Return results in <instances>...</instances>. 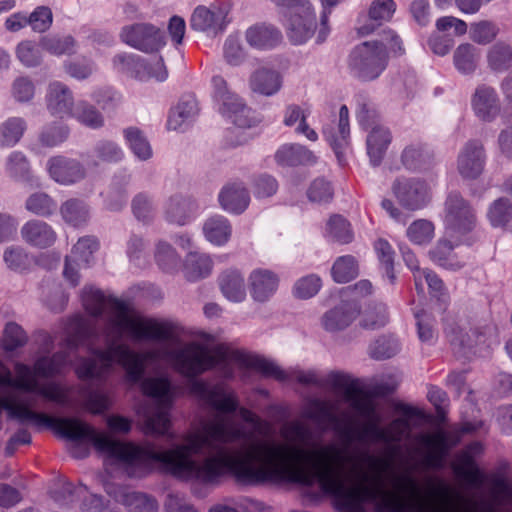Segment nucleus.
<instances>
[{
  "label": "nucleus",
  "instance_id": "1",
  "mask_svg": "<svg viewBox=\"0 0 512 512\" xmlns=\"http://www.w3.org/2000/svg\"><path fill=\"white\" fill-rule=\"evenodd\" d=\"M281 435L288 443L259 441L232 451L225 445L243 433L216 416L185 433L183 443L170 449L139 445L131 477H141L159 463L173 477L203 485H218L228 475L245 485L287 482L311 487L317 481L338 512H367L366 504L381 512H459V494L441 479H428L430 490L424 496L411 473L393 474L388 491L384 474L390 459L367 451L345 452L334 444L314 451L311 471L303 465L308 453L301 447L311 439L309 427L293 420L282 426Z\"/></svg>",
  "mask_w": 512,
  "mask_h": 512
},
{
  "label": "nucleus",
  "instance_id": "2",
  "mask_svg": "<svg viewBox=\"0 0 512 512\" xmlns=\"http://www.w3.org/2000/svg\"><path fill=\"white\" fill-rule=\"evenodd\" d=\"M82 301L86 311L94 317L101 316L107 308L111 310V315L104 330L105 348L95 347V328L84 317L74 315L67 320L62 348L75 350L81 345H86L92 356L79 360L75 368L78 378H104L112 371L114 365L121 366L125 370L127 381L132 384L141 381L143 394L153 398L157 403L155 412L143 415L144 432L173 439L170 409L175 399V388L172 382L167 376L143 379L147 361L153 357V353L136 352L119 342L123 334L133 341H168L173 337L172 325L132 314L124 301L106 297L102 291L92 287L83 290Z\"/></svg>",
  "mask_w": 512,
  "mask_h": 512
},
{
  "label": "nucleus",
  "instance_id": "3",
  "mask_svg": "<svg viewBox=\"0 0 512 512\" xmlns=\"http://www.w3.org/2000/svg\"><path fill=\"white\" fill-rule=\"evenodd\" d=\"M11 381V370L0 360V412L6 410L9 417L21 423L29 421L36 428H50L61 437L76 442L72 449V455L75 458H84L89 454L88 446L79 443L87 440L98 453L122 464L128 475L131 476V472L135 468L139 445L114 440L76 418H57L16 406L14 401L17 399V391L10 389Z\"/></svg>",
  "mask_w": 512,
  "mask_h": 512
},
{
  "label": "nucleus",
  "instance_id": "4",
  "mask_svg": "<svg viewBox=\"0 0 512 512\" xmlns=\"http://www.w3.org/2000/svg\"><path fill=\"white\" fill-rule=\"evenodd\" d=\"M174 369L181 375L188 377L199 376L211 369H217L222 377L232 378L234 376L233 364L241 369H251L259 372L264 377H271L278 381L296 380L303 385H313L324 388L330 384L327 380L319 377L314 370H300L291 368L283 370L275 362L259 355L246 353L241 350H234L226 344H219L212 352L198 342H189L179 349L168 354Z\"/></svg>",
  "mask_w": 512,
  "mask_h": 512
},
{
  "label": "nucleus",
  "instance_id": "5",
  "mask_svg": "<svg viewBox=\"0 0 512 512\" xmlns=\"http://www.w3.org/2000/svg\"><path fill=\"white\" fill-rule=\"evenodd\" d=\"M387 50L397 55L404 53L402 40L392 30H383L380 39L357 45L349 56L350 73L361 81L377 79L389 61Z\"/></svg>",
  "mask_w": 512,
  "mask_h": 512
},
{
  "label": "nucleus",
  "instance_id": "6",
  "mask_svg": "<svg viewBox=\"0 0 512 512\" xmlns=\"http://www.w3.org/2000/svg\"><path fill=\"white\" fill-rule=\"evenodd\" d=\"M68 361L69 355L63 350L53 354L51 357L37 359L33 370L24 363H16L14 365L16 378L12 377L10 382V389L17 391V399L14 401L15 405L32 410L33 403L30 397L25 394H31L36 389L38 381L34 374L45 378L55 376L62 371L68 364Z\"/></svg>",
  "mask_w": 512,
  "mask_h": 512
},
{
  "label": "nucleus",
  "instance_id": "7",
  "mask_svg": "<svg viewBox=\"0 0 512 512\" xmlns=\"http://www.w3.org/2000/svg\"><path fill=\"white\" fill-rule=\"evenodd\" d=\"M189 378L188 376L183 375ZM193 376L192 378H196ZM190 392L207 406L222 414L238 412L240 418L250 424L255 432L263 433L268 428V423L262 420L251 410L240 407L237 395L233 391H227L222 385L210 386L203 380L193 379L190 383Z\"/></svg>",
  "mask_w": 512,
  "mask_h": 512
},
{
  "label": "nucleus",
  "instance_id": "8",
  "mask_svg": "<svg viewBox=\"0 0 512 512\" xmlns=\"http://www.w3.org/2000/svg\"><path fill=\"white\" fill-rule=\"evenodd\" d=\"M445 332L454 353L467 358L471 355L486 356L498 343V330L491 322L478 324L469 331L455 324L446 327Z\"/></svg>",
  "mask_w": 512,
  "mask_h": 512
},
{
  "label": "nucleus",
  "instance_id": "9",
  "mask_svg": "<svg viewBox=\"0 0 512 512\" xmlns=\"http://www.w3.org/2000/svg\"><path fill=\"white\" fill-rule=\"evenodd\" d=\"M303 416L317 424L333 423L334 430L347 442L357 438L363 440L370 437L373 441L386 443L387 431L385 427H380V418L378 414L367 424L361 434L354 436L353 429L350 425L341 426L339 419L333 413L328 401L320 399L310 400L303 410Z\"/></svg>",
  "mask_w": 512,
  "mask_h": 512
},
{
  "label": "nucleus",
  "instance_id": "10",
  "mask_svg": "<svg viewBox=\"0 0 512 512\" xmlns=\"http://www.w3.org/2000/svg\"><path fill=\"white\" fill-rule=\"evenodd\" d=\"M283 9L284 25L293 44L308 41L316 29V14L308 0H271Z\"/></svg>",
  "mask_w": 512,
  "mask_h": 512
},
{
  "label": "nucleus",
  "instance_id": "11",
  "mask_svg": "<svg viewBox=\"0 0 512 512\" xmlns=\"http://www.w3.org/2000/svg\"><path fill=\"white\" fill-rule=\"evenodd\" d=\"M445 235L456 245L469 243L467 235L476 226V216L468 202L458 193H451L445 203Z\"/></svg>",
  "mask_w": 512,
  "mask_h": 512
},
{
  "label": "nucleus",
  "instance_id": "12",
  "mask_svg": "<svg viewBox=\"0 0 512 512\" xmlns=\"http://www.w3.org/2000/svg\"><path fill=\"white\" fill-rule=\"evenodd\" d=\"M51 497L60 507L72 508L80 502V512H120L110 502L104 503L101 496L90 492L87 486L62 483L51 492Z\"/></svg>",
  "mask_w": 512,
  "mask_h": 512
},
{
  "label": "nucleus",
  "instance_id": "13",
  "mask_svg": "<svg viewBox=\"0 0 512 512\" xmlns=\"http://www.w3.org/2000/svg\"><path fill=\"white\" fill-rule=\"evenodd\" d=\"M214 98L219 103V112L229 118L237 127L246 128L253 124L252 110L242 100L228 90L227 83L221 76L212 78Z\"/></svg>",
  "mask_w": 512,
  "mask_h": 512
},
{
  "label": "nucleus",
  "instance_id": "14",
  "mask_svg": "<svg viewBox=\"0 0 512 512\" xmlns=\"http://www.w3.org/2000/svg\"><path fill=\"white\" fill-rule=\"evenodd\" d=\"M113 67L118 72L129 73L140 80L153 78L163 82L168 78V71L162 57L144 60L134 54H118L113 58Z\"/></svg>",
  "mask_w": 512,
  "mask_h": 512
},
{
  "label": "nucleus",
  "instance_id": "15",
  "mask_svg": "<svg viewBox=\"0 0 512 512\" xmlns=\"http://www.w3.org/2000/svg\"><path fill=\"white\" fill-rule=\"evenodd\" d=\"M120 37L127 45L143 52L161 49L166 41L164 33L149 23H135L122 28Z\"/></svg>",
  "mask_w": 512,
  "mask_h": 512
},
{
  "label": "nucleus",
  "instance_id": "16",
  "mask_svg": "<svg viewBox=\"0 0 512 512\" xmlns=\"http://www.w3.org/2000/svg\"><path fill=\"white\" fill-rule=\"evenodd\" d=\"M482 452V444L472 442L455 455L452 464L454 473L471 487L481 488L485 483V474L476 462Z\"/></svg>",
  "mask_w": 512,
  "mask_h": 512
},
{
  "label": "nucleus",
  "instance_id": "17",
  "mask_svg": "<svg viewBox=\"0 0 512 512\" xmlns=\"http://www.w3.org/2000/svg\"><path fill=\"white\" fill-rule=\"evenodd\" d=\"M99 243L95 237L85 236L73 246L71 255L65 259L63 275L72 287L80 282L78 270L89 266L93 254L97 251Z\"/></svg>",
  "mask_w": 512,
  "mask_h": 512
},
{
  "label": "nucleus",
  "instance_id": "18",
  "mask_svg": "<svg viewBox=\"0 0 512 512\" xmlns=\"http://www.w3.org/2000/svg\"><path fill=\"white\" fill-rule=\"evenodd\" d=\"M393 193L400 204L410 210H418L430 200L428 185L418 179H397L392 186Z\"/></svg>",
  "mask_w": 512,
  "mask_h": 512
},
{
  "label": "nucleus",
  "instance_id": "19",
  "mask_svg": "<svg viewBox=\"0 0 512 512\" xmlns=\"http://www.w3.org/2000/svg\"><path fill=\"white\" fill-rule=\"evenodd\" d=\"M329 379L333 388L344 390L346 401L360 416L366 419L375 417L377 414L375 404L368 397L361 395L360 389L354 382H349L345 375L335 372L329 374Z\"/></svg>",
  "mask_w": 512,
  "mask_h": 512
},
{
  "label": "nucleus",
  "instance_id": "20",
  "mask_svg": "<svg viewBox=\"0 0 512 512\" xmlns=\"http://www.w3.org/2000/svg\"><path fill=\"white\" fill-rule=\"evenodd\" d=\"M322 134L333 149L339 164L343 165L345 152L350 143L349 110L346 105L340 107L337 128L333 125H324Z\"/></svg>",
  "mask_w": 512,
  "mask_h": 512
},
{
  "label": "nucleus",
  "instance_id": "21",
  "mask_svg": "<svg viewBox=\"0 0 512 512\" xmlns=\"http://www.w3.org/2000/svg\"><path fill=\"white\" fill-rule=\"evenodd\" d=\"M471 107L482 121H494L501 111V104L496 89L487 84H480L471 96Z\"/></svg>",
  "mask_w": 512,
  "mask_h": 512
},
{
  "label": "nucleus",
  "instance_id": "22",
  "mask_svg": "<svg viewBox=\"0 0 512 512\" xmlns=\"http://www.w3.org/2000/svg\"><path fill=\"white\" fill-rule=\"evenodd\" d=\"M485 152L478 141H469L460 150L457 158V170L466 179L479 177L485 166Z\"/></svg>",
  "mask_w": 512,
  "mask_h": 512
},
{
  "label": "nucleus",
  "instance_id": "23",
  "mask_svg": "<svg viewBox=\"0 0 512 512\" xmlns=\"http://www.w3.org/2000/svg\"><path fill=\"white\" fill-rule=\"evenodd\" d=\"M227 15L228 10L223 5L198 6L191 15L190 25L198 31L222 32L227 25Z\"/></svg>",
  "mask_w": 512,
  "mask_h": 512
},
{
  "label": "nucleus",
  "instance_id": "24",
  "mask_svg": "<svg viewBox=\"0 0 512 512\" xmlns=\"http://www.w3.org/2000/svg\"><path fill=\"white\" fill-rule=\"evenodd\" d=\"M45 100L49 113L60 119L70 117L75 106L72 91L60 81L49 83Z\"/></svg>",
  "mask_w": 512,
  "mask_h": 512
},
{
  "label": "nucleus",
  "instance_id": "25",
  "mask_svg": "<svg viewBox=\"0 0 512 512\" xmlns=\"http://www.w3.org/2000/svg\"><path fill=\"white\" fill-rule=\"evenodd\" d=\"M105 491L115 502L130 508L132 512H156L157 502L146 494L135 492L128 487L105 485Z\"/></svg>",
  "mask_w": 512,
  "mask_h": 512
},
{
  "label": "nucleus",
  "instance_id": "26",
  "mask_svg": "<svg viewBox=\"0 0 512 512\" xmlns=\"http://www.w3.org/2000/svg\"><path fill=\"white\" fill-rule=\"evenodd\" d=\"M47 169L50 177L62 185L73 184L85 175L84 168L78 161L63 156L49 159Z\"/></svg>",
  "mask_w": 512,
  "mask_h": 512
},
{
  "label": "nucleus",
  "instance_id": "27",
  "mask_svg": "<svg viewBox=\"0 0 512 512\" xmlns=\"http://www.w3.org/2000/svg\"><path fill=\"white\" fill-rule=\"evenodd\" d=\"M248 280L251 297L257 302L267 301L277 291L279 284L274 272L262 268L253 270Z\"/></svg>",
  "mask_w": 512,
  "mask_h": 512
},
{
  "label": "nucleus",
  "instance_id": "28",
  "mask_svg": "<svg viewBox=\"0 0 512 512\" xmlns=\"http://www.w3.org/2000/svg\"><path fill=\"white\" fill-rule=\"evenodd\" d=\"M197 213L196 203L187 197L175 195L168 199L164 208L165 219L180 226L189 223Z\"/></svg>",
  "mask_w": 512,
  "mask_h": 512
},
{
  "label": "nucleus",
  "instance_id": "29",
  "mask_svg": "<svg viewBox=\"0 0 512 512\" xmlns=\"http://www.w3.org/2000/svg\"><path fill=\"white\" fill-rule=\"evenodd\" d=\"M221 207L233 214H240L246 210L250 202V195L240 182L229 183L222 188L218 196Z\"/></svg>",
  "mask_w": 512,
  "mask_h": 512
},
{
  "label": "nucleus",
  "instance_id": "30",
  "mask_svg": "<svg viewBox=\"0 0 512 512\" xmlns=\"http://www.w3.org/2000/svg\"><path fill=\"white\" fill-rule=\"evenodd\" d=\"M358 315L359 306L357 303H341L323 315L322 326L329 332L339 331L348 327Z\"/></svg>",
  "mask_w": 512,
  "mask_h": 512
},
{
  "label": "nucleus",
  "instance_id": "31",
  "mask_svg": "<svg viewBox=\"0 0 512 512\" xmlns=\"http://www.w3.org/2000/svg\"><path fill=\"white\" fill-rule=\"evenodd\" d=\"M219 288L223 296L230 302L240 303L246 298L244 274L236 269L224 270L218 277Z\"/></svg>",
  "mask_w": 512,
  "mask_h": 512
},
{
  "label": "nucleus",
  "instance_id": "32",
  "mask_svg": "<svg viewBox=\"0 0 512 512\" xmlns=\"http://www.w3.org/2000/svg\"><path fill=\"white\" fill-rule=\"evenodd\" d=\"M23 240L31 246L46 248L54 244L56 233L53 228L44 221L30 220L21 228Z\"/></svg>",
  "mask_w": 512,
  "mask_h": 512
},
{
  "label": "nucleus",
  "instance_id": "33",
  "mask_svg": "<svg viewBox=\"0 0 512 512\" xmlns=\"http://www.w3.org/2000/svg\"><path fill=\"white\" fill-rule=\"evenodd\" d=\"M317 160L314 153L305 146L297 143H287L275 152V161L280 166L309 165Z\"/></svg>",
  "mask_w": 512,
  "mask_h": 512
},
{
  "label": "nucleus",
  "instance_id": "34",
  "mask_svg": "<svg viewBox=\"0 0 512 512\" xmlns=\"http://www.w3.org/2000/svg\"><path fill=\"white\" fill-rule=\"evenodd\" d=\"M282 75L269 68H259L250 76L249 84L253 92L263 96H273L282 88Z\"/></svg>",
  "mask_w": 512,
  "mask_h": 512
},
{
  "label": "nucleus",
  "instance_id": "35",
  "mask_svg": "<svg viewBox=\"0 0 512 512\" xmlns=\"http://www.w3.org/2000/svg\"><path fill=\"white\" fill-rule=\"evenodd\" d=\"M198 104L193 96L183 97L178 104L171 109L167 128L174 131H183L196 117Z\"/></svg>",
  "mask_w": 512,
  "mask_h": 512
},
{
  "label": "nucleus",
  "instance_id": "36",
  "mask_svg": "<svg viewBox=\"0 0 512 512\" xmlns=\"http://www.w3.org/2000/svg\"><path fill=\"white\" fill-rule=\"evenodd\" d=\"M398 411L403 417L392 420L385 427L387 431L386 444L400 443L404 436L410 431L409 420L422 417L421 410L410 405H400L398 406Z\"/></svg>",
  "mask_w": 512,
  "mask_h": 512
},
{
  "label": "nucleus",
  "instance_id": "37",
  "mask_svg": "<svg viewBox=\"0 0 512 512\" xmlns=\"http://www.w3.org/2000/svg\"><path fill=\"white\" fill-rule=\"evenodd\" d=\"M247 43L259 50H268L276 47L282 39L278 29L269 25H255L247 29L245 33Z\"/></svg>",
  "mask_w": 512,
  "mask_h": 512
},
{
  "label": "nucleus",
  "instance_id": "38",
  "mask_svg": "<svg viewBox=\"0 0 512 512\" xmlns=\"http://www.w3.org/2000/svg\"><path fill=\"white\" fill-rule=\"evenodd\" d=\"M391 133L388 128L382 125H376L367 135L366 145L367 154L373 166H378L386 150L391 143Z\"/></svg>",
  "mask_w": 512,
  "mask_h": 512
},
{
  "label": "nucleus",
  "instance_id": "39",
  "mask_svg": "<svg viewBox=\"0 0 512 512\" xmlns=\"http://www.w3.org/2000/svg\"><path fill=\"white\" fill-rule=\"evenodd\" d=\"M452 241L455 243L453 239L446 237L444 234V237L437 242L436 246L429 252V255L431 260L437 265L456 271L461 269L466 261L463 258H459L453 252L454 246L451 244Z\"/></svg>",
  "mask_w": 512,
  "mask_h": 512
},
{
  "label": "nucleus",
  "instance_id": "40",
  "mask_svg": "<svg viewBox=\"0 0 512 512\" xmlns=\"http://www.w3.org/2000/svg\"><path fill=\"white\" fill-rule=\"evenodd\" d=\"M79 395L82 398V408L94 415H101L113 406V394L110 391L81 387Z\"/></svg>",
  "mask_w": 512,
  "mask_h": 512
},
{
  "label": "nucleus",
  "instance_id": "41",
  "mask_svg": "<svg viewBox=\"0 0 512 512\" xmlns=\"http://www.w3.org/2000/svg\"><path fill=\"white\" fill-rule=\"evenodd\" d=\"M203 233L213 245L223 246L230 239L232 228L226 217L213 215L204 222Z\"/></svg>",
  "mask_w": 512,
  "mask_h": 512
},
{
  "label": "nucleus",
  "instance_id": "42",
  "mask_svg": "<svg viewBox=\"0 0 512 512\" xmlns=\"http://www.w3.org/2000/svg\"><path fill=\"white\" fill-rule=\"evenodd\" d=\"M479 60L480 50L470 43L460 44L453 54L454 66L462 75L473 74L478 68Z\"/></svg>",
  "mask_w": 512,
  "mask_h": 512
},
{
  "label": "nucleus",
  "instance_id": "43",
  "mask_svg": "<svg viewBox=\"0 0 512 512\" xmlns=\"http://www.w3.org/2000/svg\"><path fill=\"white\" fill-rule=\"evenodd\" d=\"M486 62L490 71L504 73L512 68V47L505 42L493 44L486 53Z\"/></svg>",
  "mask_w": 512,
  "mask_h": 512
},
{
  "label": "nucleus",
  "instance_id": "44",
  "mask_svg": "<svg viewBox=\"0 0 512 512\" xmlns=\"http://www.w3.org/2000/svg\"><path fill=\"white\" fill-rule=\"evenodd\" d=\"M213 268V262L209 255L191 252L184 263V275L188 281H197L207 277Z\"/></svg>",
  "mask_w": 512,
  "mask_h": 512
},
{
  "label": "nucleus",
  "instance_id": "45",
  "mask_svg": "<svg viewBox=\"0 0 512 512\" xmlns=\"http://www.w3.org/2000/svg\"><path fill=\"white\" fill-rule=\"evenodd\" d=\"M70 117L91 129H98L104 125L103 115L94 105L85 100H80L75 104Z\"/></svg>",
  "mask_w": 512,
  "mask_h": 512
},
{
  "label": "nucleus",
  "instance_id": "46",
  "mask_svg": "<svg viewBox=\"0 0 512 512\" xmlns=\"http://www.w3.org/2000/svg\"><path fill=\"white\" fill-rule=\"evenodd\" d=\"M487 218L494 228H506L512 220V204L507 198L496 199L488 208Z\"/></svg>",
  "mask_w": 512,
  "mask_h": 512
},
{
  "label": "nucleus",
  "instance_id": "47",
  "mask_svg": "<svg viewBox=\"0 0 512 512\" xmlns=\"http://www.w3.org/2000/svg\"><path fill=\"white\" fill-rule=\"evenodd\" d=\"M26 130V122L20 117L8 118L0 125V145L12 147L22 138Z\"/></svg>",
  "mask_w": 512,
  "mask_h": 512
},
{
  "label": "nucleus",
  "instance_id": "48",
  "mask_svg": "<svg viewBox=\"0 0 512 512\" xmlns=\"http://www.w3.org/2000/svg\"><path fill=\"white\" fill-rule=\"evenodd\" d=\"M124 138L126 144L139 160L145 161L151 158L152 148L141 130L136 127H129L124 130Z\"/></svg>",
  "mask_w": 512,
  "mask_h": 512
},
{
  "label": "nucleus",
  "instance_id": "49",
  "mask_svg": "<svg viewBox=\"0 0 512 512\" xmlns=\"http://www.w3.org/2000/svg\"><path fill=\"white\" fill-rule=\"evenodd\" d=\"M40 46L43 50L55 56L71 55L76 50L75 39L70 35L42 37Z\"/></svg>",
  "mask_w": 512,
  "mask_h": 512
},
{
  "label": "nucleus",
  "instance_id": "50",
  "mask_svg": "<svg viewBox=\"0 0 512 512\" xmlns=\"http://www.w3.org/2000/svg\"><path fill=\"white\" fill-rule=\"evenodd\" d=\"M358 263L351 255L340 256L334 262L331 275L335 282L346 283L358 275Z\"/></svg>",
  "mask_w": 512,
  "mask_h": 512
},
{
  "label": "nucleus",
  "instance_id": "51",
  "mask_svg": "<svg viewBox=\"0 0 512 512\" xmlns=\"http://www.w3.org/2000/svg\"><path fill=\"white\" fill-rule=\"evenodd\" d=\"M61 215L65 222L78 227L87 222L89 211L87 206L80 200L70 199L62 204Z\"/></svg>",
  "mask_w": 512,
  "mask_h": 512
},
{
  "label": "nucleus",
  "instance_id": "52",
  "mask_svg": "<svg viewBox=\"0 0 512 512\" xmlns=\"http://www.w3.org/2000/svg\"><path fill=\"white\" fill-rule=\"evenodd\" d=\"M388 321L389 316L386 305L375 303L365 309L360 324L365 329L375 330L384 327Z\"/></svg>",
  "mask_w": 512,
  "mask_h": 512
},
{
  "label": "nucleus",
  "instance_id": "53",
  "mask_svg": "<svg viewBox=\"0 0 512 512\" xmlns=\"http://www.w3.org/2000/svg\"><path fill=\"white\" fill-rule=\"evenodd\" d=\"M326 235L341 244H347L353 239L350 223L340 215H333L327 222Z\"/></svg>",
  "mask_w": 512,
  "mask_h": 512
},
{
  "label": "nucleus",
  "instance_id": "54",
  "mask_svg": "<svg viewBox=\"0 0 512 512\" xmlns=\"http://www.w3.org/2000/svg\"><path fill=\"white\" fill-rule=\"evenodd\" d=\"M400 351L398 340L393 336H381L369 346V355L376 360H384L395 356Z\"/></svg>",
  "mask_w": 512,
  "mask_h": 512
},
{
  "label": "nucleus",
  "instance_id": "55",
  "mask_svg": "<svg viewBox=\"0 0 512 512\" xmlns=\"http://www.w3.org/2000/svg\"><path fill=\"white\" fill-rule=\"evenodd\" d=\"M154 257L157 265L164 272H173L179 266V257L168 242H157Z\"/></svg>",
  "mask_w": 512,
  "mask_h": 512
},
{
  "label": "nucleus",
  "instance_id": "56",
  "mask_svg": "<svg viewBox=\"0 0 512 512\" xmlns=\"http://www.w3.org/2000/svg\"><path fill=\"white\" fill-rule=\"evenodd\" d=\"M25 207L35 215L48 217L56 211L57 203L48 194L36 192L27 198Z\"/></svg>",
  "mask_w": 512,
  "mask_h": 512
},
{
  "label": "nucleus",
  "instance_id": "57",
  "mask_svg": "<svg viewBox=\"0 0 512 512\" xmlns=\"http://www.w3.org/2000/svg\"><path fill=\"white\" fill-rule=\"evenodd\" d=\"M499 29L496 24L490 21H479L472 23L469 29L470 39L480 45L491 43L498 35Z\"/></svg>",
  "mask_w": 512,
  "mask_h": 512
},
{
  "label": "nucleus",
  "instance_id": "58",
  "mask_svg": "<svg viewBox=\"0 0 512 512\" xmlns=\"http://www.w3.org/2000/svg\"><path fill=\"white\" fill-rule=\"evenodd\" d=\"M415 287L419 294H424V284L426 283L430 293L435 297H440L444 290L443 281L431 270L423 269L414 273Z\"/></svg>",
  "mask_w": 512,
  "mask_h": 512
},
{
  "label": "nucleus",
  "instance_id": "59",
  "mask_svg": "<svg viewBox=\"0 0 512 512\" xmlns=\"http://www.w3.org/2000/svg\"><path fill=\"white\" fill-rule=\"evenodd\" d=\"M32 393L61 406H70L68 390L59 383L50 382L44 385L37 384L36 389Z\"/></svg>",
  "mask_w": 512,
  "mask_h": 512
},
{
  "label": "nucleus",
  "instance_id": "60",
  "mask_svg": "<svg viewBox=\"0 0 512 512\" xmlns=\"http://www.w3.org/2000/svg\"><path fill=\"white\" fill-rule=\"evenodd\" d=\"M435 227L426 219L414 221L407 229V237L417 245L427 244L434 237Z\"/></svg>",
  "mask_w": 512,
  "mask_h": 512
},
{
  "label": "nucleus",
  "instance_id": "61",
  "mask_svg": "<svg viewBox=\"0 0 512 512\" xmlns=\"http://www.w3.org/2000/svg\"><path fill=\"white\" fill-rule=\"evenodd\" d=\"M29 168L30 166L26 156L20 151L11 152L6 159V173L15 180L25 179L28 175Z\"/></svg>",
  "mask_w": 512,
  "mask_h": 512
},
{
  "label": "nucleus",
  "instance_id": "62",
  "mask_svg": "<svg viewBox=\"0 0 512 512\" xmlns=\"http://www.w3.org/2000/svg\"><path fill=\"white\" fill-rule=\"evenodd\" d=\"M26 342L27 335L21 326L14 322L7 323L2 340L3 349L6 351H14L25 345Z\"/></svg>",
  "mask_w": 512,
  "mask_h": 512
},
{
  "label": "nucleus",
  "instance_id": "63",
  "mask_svg": "<svg viewBox=\"0 0 512 512\" xmlns=\"http://www.w3.org/2000/svg\"><path fill=\"white\" fill-rule=\"evenodd\" d=\"M16 55L19 61L27 67H35L40 64L42 55L38 45L33 41H22L18 44Z\"/></svg>",
  "mask_w": 512,
  "mask_h": 512
},
{
  "label": "nucleus",
  "instance_id": "64",
  "mask_svg": "<svg viewBox=\"0 0 512 512\" xmlns=\"http://www.w3.org/2000/svg\"><path fill=\"white\" fill-rule=\"evenodd\" d=\"M322 286V281L315 274L307 275L299 279L294 285V294L301 299H309L315 296Z\"/></svg>",
  "mask_w": 512,
  "mask_h": 512
}]
</instances>
